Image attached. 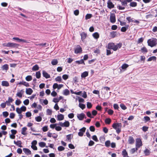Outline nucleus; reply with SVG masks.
Masks as SVG:
<instances>
[{
	"mask_svg": "<svg viewBox=\"0 0 157 157\" xmlns=\"http://www.w3.org/2000/svg\"><path fill=\"white\" fill-rule=\"evenodd\" d=\"M14 143L15 144L18 146L19 147H22V146L21 145L22 142L20 140H18L16 142L15 140L14 141Z\"/></svg>",
	"mask_w": 157,
	"mask_h": 157,
	"instance_id": "16",
	"label": "nucleus"
},
{
	"mask_svg": "<svg viewBox=\"0 0 157 157\" xmlns=\"http://www.w3.org/2000/svg\"><path fill=\"white\" fill-rule=\"evenodd\" d=\"M37 144V141L36 140H34L32 142L31 148L34 150H37V148L36 145Z\"/></svg>",
	"mask_w": 157,
	"mask_h": 157,
	"instance_id": "5",
	"label": "nucleus"
},
{
	"mask_svg": "<svg viewBox=\"0 0 157 157\" xmlns=\"http://www.w3.org/2000/svg\"><path fill=\"white\" fill-rule=\"evenodd\" d=\"M121 4L122 6H126L127 5V2L126 0H120Z\"/></svg>",
	"mask_w": 157,
	"mask_h": 157,
	"instance_id": "38",
	"label": "nucleus"
},
{
	"mask_svg": "<svg viewBox=\"0 0 157 157\" xmlns=\"http://www.w3.org/2000/svg\"><path fill=\"white\" fill-rule=\"evenodd\" d=\"M39 145L40 147H43L45 146L46 143L44 142H40L39 143Z\"/></svg>",
	"mask_w": 157,
	"mask_h": 157,
	"instance_id": "37",
	"label": "nucleus"
},
{
	"mask_svg": "<svg viewBox=\"0 0 157 157\" xmlns=\"http://www.w3.org/2000/svg\"><path fill=\"white\" fill-rule=\"evenodd\" d=\"M1 85L3 86L8 87L9 86V83L8 81H3L2 82Z\"/></svg>",
	"mask_w": 157,
	"mask_h": 157,
	"instance_id": "15",
	"label": "nucleus"
},
{
	"mask_svg": "<svg viewBox=\"0 0 157 157\" xmlns=\"http://www.w3.org/2000/svg\"><path fill=\"white\" fill-rule=\"evenodd\" d=\"M62 78L64 80H67L68 78V76L67 75H64L62 76Z\"/></svg>",
	"mask_w": 157,
	"mask_h": 157,
	"instance_id": "63",
	"label": "nucleus"
},
{
	"mask_svg": "<svg viewBox=\"0 0 157 157\" xmlns=\"http://www.w3.org/2000/svg\"><path fill=\"white\" fill-rule=\"evenodd\" d=\"M16 111L18 114H21V113L22 112L21 109L19 108H16Z\"/></svg>",
	"mask_w": 157,
	"mask_h": 157,
	"instance_id": "53",
	"label": "nucleus"
},
{
	"mask_svg": "<svg viewBox=\"0 0 157 157\" xmlns=\"http://www.w3.org/2000/svg\"><path fill=\"white\" fill-rule=\"evenodd\" d=\"M156 59V58L155 56H152L149 57L147 60V61H150L152 60L155 61Z\"/></svg>",
	"mask_w": 157,
	"mask_h": 157,
	"instance_id": "30",
	"label": "nucleus"
},
{
	"mask_svg": "<svg viewBox=\"0 0 157 157\" xmlns=\"http://www.w3.org/2000/svg\"><path fill=\"white\" fill-rule=\"evenodd\" d=\"M111 121V119L109 118H107L105 120V122L106 124H109Z\"/></svg>",
	"mask_w": 157,
	"mask_h": 157,
	"instance_id": "39",
	"label": "nucleus"
},
{
	"mask_svg": "<svg viewBox=\"0 0 157 157\" xmlns=\"http://www.w3.org/2000/svg\"><path fill=\"white\" fill-rule=\"evenodd\" d=\"M51 95L53 97H55L57 95V93L54 90L52 91L51 93Z\"/></svg>",
	"mask_w": 157,
	"mask_h": 157,
	"instance_id": "57",
	"label": "nucleus"
},
{
	"mask_svg": "<svg viewBox=\"0 0 157 157\" xmlns=\"http://www.w3.org/2000/svg\"><path fill=\"white\" fill-rule=\"evenodd\" d=\"M39 67L38 65L36 64L32 68V70L33 71H36L39 70Z\"/></svg>",
	"mask_w": 157,
	"mask_h": 157,
	"instance_id": "28",
	"label": "nucleus"
},
{
	"mask_svg": "<svg viewBox=\"0 0 157 157\" xmlns=\"http://www.w3.org/2000/svg\"><path fill=\"white\" fill-rule=\"evenodd\" d=\"M92 106V105L91 103L90 102H87V107L89 108L90 109L91 108Z\"/></svg>",
	"mask_w": 157,
	"mask_h": 157,
	"instance_id": "58",
	"label": "nucleus"
},
{
	"mask_svg": "<svg viewBox=\"0 0 157 157\" xmlns=\"http://www.w3.org/2000/svg\"><path fill=\"white\" fill-rule=\"evenodd\" d=\"M93 37L95 39H97L99 37V35L98 32H95L93 34Z\"/></svg>",
	"mask_w": 157,
	"mask_h": 157,
	"instance_id": "24",
	"label": "nucleus"
},
{
	"mask_svg": "<svg viewBox=\"0 0 157 157\" xmlns=\"http://www.w3.org/2000/svg\"><path fill=\"white\" fill-rule=\"evenodd\" d=\"M148 46L151 47L155 46L157 44V39L156 38H152L148 40L147 41Z\"/></svg>",
	"mask_w": 157,
	"mask_h": 157,
	"instance_id": "2",
	"label": "nucleus"
},
{
	"mask_svg": "<svg viewBox=\"0 0 157 157\" xmlns=\"http://www.w3.org/2000/svg\"><path fill=\"white\" fill-rule=\"evenodd\" d=\"M135 140L133 137L129 136L128 140V142L129 144H132L134 142Z\"/></svg>",
	"mask_w": 157,
	"mask_h": 157,
	"instance_id": "18",
	"label": "nucleus"
},
{
	"mask_svg": "<svg viewBox=\"0 0 157 157\" xmlns=\"http://www.w3.org/2000/svg\"><path fill=\"white\" fill-rule=\"evenodd\" d=\"M82 50L81 48L79 45H77L75 49V53L78 54L81 53L82 52Z\"/></svg>",
	"mask_w": 157,
	"mask_h": 157,
	"instance_id": "10",
	"label": "nucleus"
},
{
	"mask_svg": "<svg viewBox=\"0 0 157 157\" xmlns=\"http://www.w3.org/2000/svg\"><path fill=\"white\" fill-rule=\"evenodd\" d=\"M126 19L128 21V23L134 21V20H133L132 18H131V17H127Z\"/></svg>",
	"mask_w": 157,
	"mask_h": 157,
	"instance_id": "54",
	"label": "nucleus"
},
{
	"mask_svg": "<svg viewBox=\"0 0 157 157\" xmlns=\"http://www.w3.org/2000/svg\"><path fill=\"white\" fill-rule=\"evenodd\" d=\"M33 92L32 90L30 88H26V93L27 94L31 95Z\"/></svg>",
	"mask_w": 157,
	"mask_h": 157,
	"instance_id": "17",
	"label": "nucleus"
},
{
	"mask_svg": "<svg viewBox=\"0 0 157 157\" xmlns=\"http://www.w3.org/2000/svg\"><path fill=\"white\" fill-rule=\"evenodd\" d=\"M23 151L27 155H31V151L28 148H24L23 149Z\"/></svg>",
	"mask_w": 157,
	"mask_h": 157,
	"instance_id": "13",
	"label": "nucleus"
},
{
	"mask_svg": "<svg viewBox=\"0 0 157 157\" xmlns=\"http://www.w3.org/2000/svg\"><path fill=\"white\" fill-rule=\"evenodd\" d=\"M19 84L23 85L26 87H29V83L25 81L20 82Z\"/></svg>",
	"mask_w": 157,
	"mask_h": 157,
	"instance_id": "23",
	"label": "nucleus"
},
{
	"mask_svg": "<svg viewBox=\"0 0 157 157\" xmlns=\"http://www.w3.org/2000/svg\"><path fill=\"white\" fill-rule=\"evenodd\" d=\"M144 152L146 156H148L150 154L151 152L149 150L146 149L144 151Z\"/></svg>",
	"mask_w": 157,
	"mask_h": 157,
	"instance_id": "31",
	"label": "nucleus"
},
{
	"mask_svg": "<svg viewBox=\"0 0 157 157\" xmlns=\"http://www.w3.org/2000/svg\"><path fill=\"white\" fill-rule=\"evenodd\" d=\"M142 145V143L141 140L140 138H137L136 139V147L138 148Z\"/></svg>",
	"mask_w": 157,
	"mask_h": 157,
	"instance_id": "4",
	"label": "nucleus"
},
{
	"mask_svg": "<svg viewBox=\"0 0 157 157\" xmlns=\"http://www.w3.org/2000/svg\"><path fill=\"white\" fill-rule=\"evenodd\" d=\"M110 142L109 140H107L105 142V145L107 147H109L110 145Z\"/></svg>",
	"mask_w": 157,
	"mask_h": 157,
	"instance_id": "41",
	"label": "nucleus"
},
{
	"mask_svg": "<svg viewBox=\"0 0 157 157\" xmlns=\"http://www.w3.org/2000/svg\"><path fill=\"white\" fill-rule=\"evenodd\" d=\"M55 80L57 82H61L62 80V78L60 76H57L55 78Z\"/></svg>",
	"mask_w": 157,
	"mask_h": 157,
	"instance_id": "52",
	"label": "nucleus"
},
{
	"mask_svg": "<svg viewBox=\"0 0 157 157\" xmlns=\"http://www.w3.org/2000/svg\"><path fill=\"white\" fill-rule=\"evenodd\" d=\"M47 113L49 115H51L52 114V111L51 109H48L47 110Z\"/></svg>",
	"mask_w": 157,
	"mask_h": 157,
	"instance_id": "61",
	"label": "nucleus"
},
{
	"mask_svg": "<svg viewBox=\"0 0 157 157\" xmlns=\"http://www.w3.org/2000/svg\"><path fill=\"white\" fill-rule=\"evenodd\" d=\"M26 80L27 81H29L32 79V78L31 75H28L25 78Z\"/></svg>",
	"mask_w": 157,
	"mask_h": 157,
	"instance_id": "40",
	"label": "nucleus"
},
{
	"mask_svg": "<svg viewBox=\"0 0 157 157\" xmlns=\"http://www.w3.org/2000/svg\"><path fill=\"white\" fill-rule=\"evenodd\" d=\"M81 36L82 40L83 41V40L86 38L87 34L86 33L83 32L81 34Z\"/></svg>",
	"mask_w": 157,
	"mask_h": 157,
	"instance_id": "22",
	"label": "nucleus"
},
{
	"mask_svg": "<svg viewBox=\"0 0 157 157\" xmlns=\"http://www.w3.org/2000/svg\"><path fill=\"white\" fill-rule=\"evenodd\" d=\"M85 114L82 113L80 114H78L77 117L78 119L80 121H82L83 120V118H85V119L86 118V117H85Z\"/></svg>",
	"mask_w": 157,
	"mask_h": 157,
	"instance_id": "11",
	"label": "nucleus"
},
{
	"mask_svg": "<svg viewBox=\"0 0 157 157\" xmlns=\"http://www.w3.org/2000/svg\"><path fill=\"white\" fill-rule=\"evenodd\" d=\"M110 21L111 23H114L116 21L115 15L114 13H111L110 17Z\"/></svg>",
	"mask_w": 157,
	"mask_h": 157,
	"instance_id": "6",
	"label": "nucleus"
},
{
	"mask_svg": "<svg viewBox=\"0 0 157 157\" xmlns=\"http://www.w3.org/2000/svg\"><path fill=\"white\" fill-rule=\"evenodd\" d=\"M59 124L62 127H68L70 125V123L68 121H66L64 123L59 122Z\"/></svg>",
	"mask_w": 157,
	"mask_h": 157,
	"instance_id": "9",
	"label": "nucleus"
},
{
	"mask_svg": "<svg viewBox=\"0 0 157 157\" xmlns=\"http://www.w3.org/2000/svg\"><path fill=\"white\" fill-rule=\"evenodd\" d=\"M87 116L89 117L92 118L93 117L92 116L90 112L89 111L87 112L86 113Z\"/></svg>",
	"mask_w": 157,
	"mask_h": 157,
	"instance_id": "59",
	"label": "nucleus"
},
{
	"mask_svg": "<svg viewBox=\"0 0 157 157\" xmlns=\"http://www.w3.org/2000/svg\"><path fill=\"white\" fill-rule=\"evenodd\" d=\"M24 92V91H23L22 90H21L19 92H18L16 94L17 96L19 97L20 98H21L22 97V94H23V93Z\"/></svg>",
	"mask_w": 157,
	"mask_h": 157,
	"instance_id": "26",
	"label": "nucleus"
},
{
	"mask_svg": "<svg viewBox=\"0 0 157 157\" xmlns=\"http://www.w3.org/2000/svg\"><path fill=\"white\" fill-rule=\"evenodd\" d=\"M3 116L5 117H7L9 115V113L6 111L2 113Z\"/></svg>",
	"mask_w": 157,
	"mask_h": 157,
	"instance_id": "51",
	"label": "nucleus"
},
{
	"mask_svg": "<svg viewBox=\"0 0 157 157\" xmlns=\"http://www.w3.org/2000/svg\"><path fill=\"white\" fill-rule=\"evenodd\" d=\"M3 46L7 47H11L13 48H17L19 45L16 43H13L9 42L7 44L5 43L3 44Z\"/></svg>",
	"mask_w": 157,
	"mask_h": 157,
	"instance_id": "3",
	"label": "nucleus"
},
{
	"mask_svg": "<svg viewBox=\"0 0 157 157\" xmlns=\"http://www.w3.org/2000/svg\"><path fill=\"white\" fill-rule=\"evenodd\" d=\"M128 25L126 27H123L121 28V30L122 32H125L128 29Z\"/></svg>",
	"mask_w": 157,
	"mask_h": 157,
	"instance_id": "44",
	"label": "nucleus"
},
{
	"mask_svg": "<svg viewBox=\"0 0 157 157\" xmlns=\"http://www.w3.org/2000/svg\"><path fill=\"white\" fill-rule=\"evenodd\" d=\"M122 155L123 156L128 155V153L125 150H123L122 151Z\"/></svg>",
	"mask_w": 157,
	"mask_h": 157,
	"instance_id": "50",
	"label": "nucleus"
},
{
	"mask_svg": "<svg viewBox=\"0 0 157 157\" xmlns=\"http://www.w3.org/2000/svg\"><path fill=\"white\" fill-rule=\"evenodd\" d=\"M25 114L26 117H31L32 115L31 113L29 112H28L26 113Z\"/></svg>",
	"mask_w": 157,
	"mask_h": 157,
	"instance_id": "60",
	"label": "nucleus"
},
{
	"mask_svg": "<svg viewBox=\"0 0 157 157\" xmlns=\"http://www.w3.org/2000/svg\"><path fill=\"white\" fill-rule=\"evenodd\" d=\"M23 103L25 105H27L29 103V100L28 99H26L24 101Z\"/></svg>",
	"mask_w": 157,
	"mask_h": 157,
	"instance_id": "55",
	"label": "nucleus"
},
{
	"mask_svg": "<svg viewBox=\"0 0 157 157\" xmlns=\"http://www.w3.org/2000/svg\"><path fill=\"white\" fill-rule=\"evenodd\" d=\"M64 118V115L62 114H59L57 116V120L58 121H62Z\"/></svg>",
	"mask_w": 157,
	"mask_h": 157,
	"instance_id": "20",
	"label": "nucleus"
},
{
	"mask_svg": "<svg viewBox=\"0 0 157 157\" xmlns=\"http://www.w3.org/2000/svg\"><path fill=\"white\" fill-rule=\"evenodd\" d=\"M43 76L46 78H48L50 77V75L44 71H43Z\"/></svg>",
	"mask_w": 157,
	"mask_h": 157,
	"instance_id": "14",
	"label": "nucleus"
},
{
	"mask_svg": "<svg viewBox=\"0 0 157 157\" xmlns=\"http://www.w3.org/2000/svg\"><path fill=\"white\" fill-rule=\"evenodd\" d=\"M79 106L82 109H84L86 107L85 105L82 103H79Z\"/></svg>",
	"mask_w": 157,
	"mask_h": 157,
	"instance_id": "49",
	"label": "nucleus"
},
{
	"mask_svg": "<svg viewBox=\"0 0 157 157\" xmlns=\"http://www.w3.org/2000/svg\"><path fill=\"white\" fill-rule=\"evenodd\" d=\"M35 119L37 122H40L42 120V118L41 117L39 116L35 117Z\"/></svg>",
	"mask_w": 157,
	"mask_h": 157,
	"instance_id": "43",
	"label": "nucleus"
},
{
	"mask_svg": "<svg viewBox=\"0 0 157 157\" xmlns=\"http://www.w3.org/2000/svg\"><path fill=\"white\" fill-rule=\"evenodd\" d=\"M120 106L121 108L123 110H125L127 109V107L123 104L120 105Z\"/></svg>",
	"mask_w": 157,
	"mask_h": 157,
	"instance_id": "48",
	"label": "nucleus"
},
{
	"mask_svg": "<svg viewBox=\"0 0 157 157\" xmlns=\"http://www.w3.org/2000/svg\"><path fill=\"white\" fill-rule=\"evenodd\" d=\"M21 103V101L19 99H17L16 101L15 104L17 105H19Z\"/></svg>",
	"mask_w": 157,
	"mask_h": 157,
	"instance_id": "62",
	"label": "nucleus"
},
{
	"mask_svg": "<svg viewBox=\"0 0 157 157\" xmlns=\"http://www.w3.org/2000/svg\"><path fill=\"white\" fill-rule=\"evenodd\" d=\"M21 110V111L24 112L26 110V107L24 106H23L21 107L20 108Z\"/></svg>",
	"mask_w": 157,
	"mask_h": 157,
	"instance_id": "64",
	"label": "nucleus"
},
{
	"mask_svg": "<svg viewBox=\"0 0 157 157\" xmlns=\"http://www.w3.org/2000/svg\"><path fill=\"white\" fill-rule=\"evenodd\" d=\"M58 63V61L56 59H53L52 62L51 63L53 65H55L57 64Z\"/></svg>",
	"mask_w": 157,
	"mask_h": 157,
	"instance_id": "32",
	"label": "nucleus"
},
{
	"mask_svg": "<svg viewBox=\"0 0 157 157\" xmlns=\"http://www.w3.org/2000/svg\"><path fill=\"white\" fill-rule=\"evenodd\" d=\"M128 66L129 65L128 64L124 63L122 65L121 68L122 69H126Z\"/></svg>",
	"mask_w": 157,
	"mask_h": 157,
	"instance_id": "34",
	"label": "nucleus"
},
{
	"mask_svg": "<svg viewBox=\"0 0 157 157\" xmlns=\"http://www.w3.org/2000/svg\"><path fill=\"white\" fill-rule=\"evenodd\" d=\"M92 17V15L91 14H87L86 16L85 19L86 20L90 19Z\"/></svg>",
	"mask_w": 157,
	"mask_h": 157,
	"instance_id": "46",
	"label": "nucleus"
},
{
	"mask_svg": "<svg viewBox=\"0 0 157 157\" xmlns=\"http://www.w3.org/2000/svg\"><path fill=\"white\" fill-rule=\"evenodd\" d=\"M110 34L111 37L112 38H113L116 35V32H115L113 31L110 33Z\"/></svg>",
	"mask_w": 157,
	"mask_h": 157,
	"instance_id": "45",
	"label": "nucleus"
},
{
	"mask_svg": "<svg viewBox=\"0 0 157 157\" xmlns=\"http://www.w3.org/2000/svg\"><path fill=\"white\" fill-rule=\"evenodd\" d=\"M86 130V128L83 127L79 129V132H78V135L80 136H82L84 133L85 132Z\"/></svg>",
	"mask_w": 157,
	"mask_h": 157,
	"instance_id": "8",
	"label": "nucleus"
},
{
	"mask_svg": "<svg viewBox=\"0 0 157 157\" xmlns=\"http://www.w3.org/2000/svg\"><path fill=\"white\" fill-rule=\"evenodd\" d=\"M107 7L109 9L113 8L114 6V5L113 3L110 1V0H109L107 2Z\"/></svg>",
	"mask_w": 157,
	"mask_h": 157,
	"instance_id": "12",
	"label": "nucleus"
},
{
	"mask_svg": "<svg viewBox=\"0 0 157 157\" xmlns=\"http://www.w3.org/2000/svg\"><path fill=\"white\" fill-rule=\"evenodd\" d=\"M141 51L143 53H146L148 52L147 49L145 47L142 48L141 49Z\"/></svg>",
	"mask_w": 157,
	"mask_h": 157,
	"instance_id": "35",
	"label": "nucleus"
},
{
	"mask_svg": "<svg viewBox=\"0 0 157 157\" xmlns=\"http://www.w3.org/2000/svg\"><path fill=\"white\" fill-rule=\"evenodd\" d=\"M88 75V73L87 71H85L82 73L81 75L82 78H85Z\"/></svg>",
	"mask_w": 157,
	"mask_h": 157,
	"instance_id": "29",
	"label": "nucleus"
},
{
	"mask_svg": "<svg viewBox=\"0 0 157 157\" xmlns=\"http://www.w3.org/2000/svg\"><path fill=\"white\" fill-rule=\"evenodd\" d=\"M15 116V114L13 113H10V117L11 119H13Z\"/></svg>",
	"mask_w": 157,
	"mask_h": 157,
	"instance_id": "56",
	"label": "nucleus"
},
{
	"mask_svg": "<svg viewBox=\"0 0 157 157\" xmlns=\"http://www.w3.org/2000/svg\"><path fill=\"white\" fill-rule=\"evenodd\" d=\"M63 94L65 95H68L70 94V91L67 89H65L63 91Z\"/></svg>",
	"mask_w": 157,
	"mask_h": 157,
	"instance_id": "27",
	"label": "nucleus"
},
{
	"mask_svg": "<svg viewBox=\"0 0 157 157\" xmlns=\"http://www.w3.org/2000/svg\"><path fill=\"white\" fill-rule=\"evenodd\" d=\"M1 68L2 70H6L7 71L9 69V66L8 64H5L2 66Z\"/></svg>",
	"mask_w": 157,
	"mask_h": 157,
	"instance_id": "21",
	"label": "nucleus"
},
{
	"mask_svg": "<svg viewBox=\"0 0 157 157\" xmlns=\"http://www.w3.org/2000/svg\"><path fill=\"white\" fill-rule=\"evenodd\" d=\"M122 45L121 43H120L117 45H115L114 43H109L108 45V48L113 49L114 51H116L118 48H120Z\"/></svg>",
	"mask_w": 157,
	"mask_h": 157,
	"instance_id": "1",
	"label": "nucleus"
},
{
	"mask_svg": "<svg viewBox=\"0 0 157 157\" xmlns=\"http://www.w3.org/2000/svg\"><path fill=\"white\" fill-rule=\"evenodd\" d=\"M13 39L14 40H16L19 42H22L26 43H29L28 41L26 40L22 39H20L18 37H14L13 38Z\"/></svg>",
	"mask_w": 157,
	"mask_h": 157,
	"instance_id": "7",
	"label": "nucleus"
},
{
	"mask_svg": "<svg viewBox=\"0 0 157 157\" xmlns=\"http://www.w3.org/2000/svg\"><path fill=\"white\" fill-rule=\"evenodd\" d=\"M137 6V3L135 2H131L129 6L132 7H135Z\"/></svg>",
	"mask_w": 157,
	"mask_h": 157,
	"instance_id": "25",
	"label": "nucleus"
},
{
	"mask_svg": "<svg viewBox=\"0 0 157 157\" xmlns=\"http://www.w3.org/2000/svg\"><path fill=\"white\" fill-rule=\"evenodd\" d=\"M65 149V147L62 146H60L58 147V150L59 151H63Z\"/></svg>",
	"mask_w": 157,
	"mask_h": 157,
	"instance_id": "47",
	"label": "nucleus"
},
{
	"mask_svg": "<svg viewBox=\"0 0 157 157\" xmlns=\"http://www.w3.org/2000/svg\"><path fill=\"white\" fill-rule=\"evenodd\" d=\"M75 62L76 63H78V64H83L84 65L85 64V63L83 59H81L80 60L76 61H75Z\"/></svg>",
	"mask_w": 157,
	"mask_h": 157,
	"instance_id": "33",
	"label": "nucleus"
},
{
	"mask_svg": "<svg viewBox=\"0 0 157 157\" xmlns=\"http://www.w3.org/2000/svg\"><path fill=\"white\" fill-rule=\"evenodd\" d=\"M138 150V148L136 147L135 148H133L131 149L130 151V152L131 154H133L136 151H137Z\"/></svg>",
	"mask_w": 157,
	"mask_h": 157,
	"instance_id": "36",
	"label": "nucleus"
},
{
	"mask_svg": "<svg viewBox=\"0 0 157 157\" xmlns=\"http://www.w3.org/2000/svg\"><path fill=\"white\" fill-rule=\"evenodd\" d=\"M27 129V128L26 127L23 128L21 130V133L23 135L26 136L27 135V133L25 132Z\"/></svg>",
	"mask_w": 157,
	"mask_h": 157,
	"instance_id": "19",
	"label": "nucleus"
},
{
	"mask_svg": "<svg viewBox=\"0 0 157 157\" xmlns=\"http://www.w3.org/2000/svg\"><path fill=\"white\" fill-rule=\"evenodd\" d=\"M36 77L37 78H39L40 77L41 74L39 71L36 72Z\"/></svg>",
	"mask_w": 157,
	"mask_h": 157,
	"instance_id": "42",
	"label": "nucleus"
}]
</instances>
